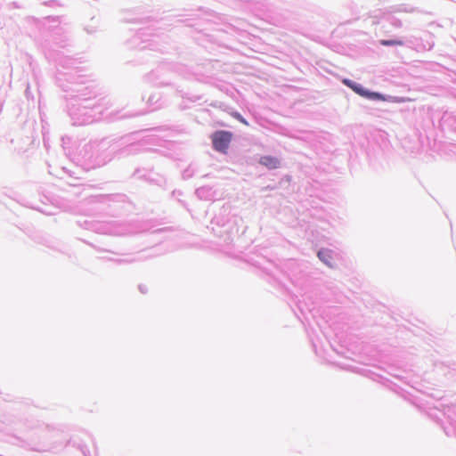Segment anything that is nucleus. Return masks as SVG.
<instances>
[{"label": "nucleus", "mask_w": 456, "mask_h": 456, "mask_svg": "<svg viewBox=\"0 0 456 456\" xmlns=\"http://www.w3.org/2000/svg\"><path fill=\"white\" fill-rule=\"evenodd\" d=\"M233 133L228 130H216L210 134L212 149L219 153L226 154L232 140Z\"/></svg>", "instance_id": "11"}, {"label": "nucleus", "mask_w": 456, "mask_h": 456, "mask_svg": "<svg viewBox=\"0 0 456 456\" xmlns=\"http://www.w3.org/2000/svg\"><path fill=\"white\" fill-rule=\"evenodd\" d=\"M54 61H55L57 66L69 70V71H62V70L57 69L55 77H57L59 72H61V73L72 72V73H76L77 75H78L80 77L79 78L75 79V81H77V82L83 81L86 83V85H93V83L91 81L86 80L84 78V76L79 74L80 70L77 67H75L76 61L74 59H72L71 57L57 53L56 57L54 58Z\"/></svg>", "instance_id": "14"}, {"label": "nucleus", "mask_w": 456, "mask_h": 456, "mask_svg": "<svg viewBox=\"0 0 456 456\" xmlns=\"http://www.w3.org/2000/svg\"><path fill=\"white\" fill-rule=\"evenodd\" d=\"M191 102H196L200 99V96H195L193 98H189Z\"/></svg>", "instance_id": "41"}, {"label": "nucleus", "mask_w": 456, "mask_h": 456, "mask_svg": "<svg viewBox=\"0 0 456 456\" xmlns=\"http://www.w3.org/2000/svg\"><path fill=\"white\" fill-rule=\"evenodd\" d=\"M77 223L84 229L90 230L97 233L126 236L136 232L133 224L129 223H104L95 220H84L83 222L78 221Z\"/></svg>", "instance_id": "5"}, {"label": "nucleus", "mask_w": 456, "mask_h": 456, "mask_svg": "<svg viewBox=\"0 0 456 456\" xmlns=\"http://www.w3.org/2000/svg\"><path fill=\"white\" fill-rule=\"evenodd\" d=\"M435 46V36L427 31L421 37H419V52L431 51Z\"/></svg>", "instance_id": "20"}, {"label": "nucleus", "mask_w": 456, "mask_h": 456, "mask_svg": "<svg viewBox=\"0 0 456 456\" xmlns=\"http://www.w3.org/2000/svg\"><path fill=\"white\" fill-rule=\"evenodd\" d=\"M182 69H183V67H182V66H178V67H177V70H178V71H180Z\"/></svg>", "instance_id": "43"}, {"label": "nucleus", "mask_w": 456, "mask_h": 456, "mask_svg": "<svg viewBox=\"0 0 456 456\" xmlns=\"http://www.w3.org/2000/svg\"><path fill=\"white\" fill-rule=\"evenodd\" d=\"M341 83L359 96L372 102H389L393 97L378 91L370 90L362 84L347 77L341 78Z\"/></svg>", "instance_id": "10"}, {"label": "nucleus", "mask_w": 456, "mask_h": 456, "mask_svg": "<svg viewBox=\"0 0 456 456\" xmlns=\"http://www.w3.org/2000/svg\"><path fill=\"white\" fill-rule=\"evenodd\" d=\"M408 47L410 49L415 50L419 52V37L410 36V37H403V45Z\"/></svg>", "instance_id": "23"}, {"label": "nucleus", "mask_w": 456, "mask_h": 456, "mask_svg": "<svg viewBox=\"0 0 456 456\" xmlns=\"http://www.w3.org/2000/svg\"><path fill=\"white\" fill-rule=\"evenodd\" d=\"M44 4L47 5V6H51V7L59 6L60 5L58 1H56V0H50V1H47V2H44Z\"/></svg>", "instance_id": "35"}, {"label": "nucleus", "mask_w": 456, "mask_h": 456, "mask_svg": "<svg viewBox=\"0 0 456 456\" xmlns=\"http://www.w3.org/2000/svg\"><path fill=\"white\" fill-rule=\"evenodd\" d=\"M37 241L38 243L45 245L48 248H52V245L50 244V240H48V239H46L45 237H39Z\"/></svg>", "instance_id": "33"}, {"label": "nucleus", "mask_w": 456, "mask_h": 456, "mask_svg": "<svg viewBox=\"0 0 456 456\" xmlns=\"http://www.w3.org/2000/svg\"><path fill=\"white\" fill-rule=\"evenodd\" d=\"M341 369H344V370H351L353 372H356V373H359L362 376H365V377H368L370 378V379L374 380V381H378V382H380L386 386H388V385H393L395 387H397L396 385L393 384L389 379H387V378H384L383 376L379 375V374H377L375 372H373L370 369H366V368H362V367H356V366H353V365H350V364H345V363H338V364Z\"/></svg>", "instance_id": "16"}, {"label": "nucleus", "mask_w": 456, "mask_h": 456, "mask_svg": "<svg viewBox=\"0 0 456 456\" xmlns=\"http://www.w3.org/2000/svg\"><path fill=\"white\" fill-rule=\"evenodd\" d=\"M92 201L102 205L103 209L112 216L127 211L128 207L132 205L128 197L124 193L99 194L94 196Z\"/></svg>", "instance_id": "6"}, {"label": "nucleus", "mask_w": 456, "mask_h": 456, "mask_svg": "<svg viewBox=\"0 0 456 456\" xmlns=\"http://www.w3.org/2000/svg\"><path fill=\"white\" fill-rule=\"evenodd\" d=\"M290 181H291V176H290V175H284V176L281 179V181H280V184L281 185L283 183H290Z\"/></svg>", "instance_id": "37"}, {"label": "nucleus", "mask_w": 456, "mask_h": 456, "mask_svg": "<svg viewBox=\"0 0 456 456\" xmlns=\"http://www.w3.org/2000/svg\"><path fill=\"white\" fill-rule=\"evenodd\" d=\"M85 243L91 246L93 248H94L96 251L102 252H110L113 255L118 256V257H103L104 259H107L108 261L114 262L118 265H130L136 262H142L145 261L152 256H155L159 255V253L156 252L155 248H150L146 249H142L140 251H137L135 253H118L111 250H108L100 247H97L96 245L84 240Z\"/></svg>", "instance_id": "7"}, {"label": "nucleus", "mask_w": 456, "mask_h": 456, "mask_svg": "<svg viewBox=\"0 0 456 456\" xmlns=\"http://www.w3.org/2000/svg\"><path fill=\"white\" fill-rule=\"evenodd\" d=\"M429 395H430V397L436 399V401L444 400V395H442L441 391H436L434 393H431Z\"/></svg>", "instance_id": "32"}, {"label": "nucleus", "mask_w": 456, "mask_h": 456, "mask_svg": "<svg viewBox=\"0 0 456 456\" xmlns=\"http://www.w3.org/2000/svg\"><path fill=\"white\" fill-rule=\"evenodd\" d=\"M140 24L147 25L136 29V33L126 41L127 46L132 49H138L140 51H160L163 50L158 47L157 35L153 34L152 22L153 19L150 16H144L137 19Z\"/></svg>", "instance_id": "2"}, {"label": "nucleus", "mask_w": 456, "mask_h": 456, "mask_svg": "<svg viewBox=\"0 0 456 456\" xmlns=\"http://www.w3.org/2000/svg\"><path fill=\"white\" fill-rule=\"evenodd\" d=\"M258 163L268 170H273L281 167V160L273 155H263L259 158Z\"/></svg>", "instance_id": "19"}, {"label": "nucleus", "mask_w": 456, "mask_h": 456, "mask_svg": "<svg viewBox=\"0 0 456 456\" xmlns=\"http://www.w3.org/2000/svg\"><path fill=\"white\" fill-rule=\"evenodd\" d=\"M12 4L15 7V8H20V5L17 3V2H12Z\"/></svg>", "instance_id": "42"}, {"label": "nucleus", "mask_w": 456, "mask_h": 456, "mask_svg": "<svg viewBox=\"0 0 456 456\" xmlns=\"http://www.w3.org/2000/svg\"><path fill=\"white\" fill-rule=\"evenodd\" d=\"M174 72L169 70L166 66H159L156 69L149 72L145 78L148 82L152 83L156 86H170L174 84Z\"/></svg>", "instance_id": "12"}, {"label": "nucleus", "mask_w": 456, "mask_h": 456, "mask_svg": "<svg viewBox=\"0 0 456 456\" xmlns=\"http://www.w3.org/2000/svg\"><path fill=\"white\" fill-rule=\"evenodd\" d=\"M231 114L236 120L240 121L242 124L248 125L246 118L239 111L234 110Z\"/></svg>", "instance_id": "31"}, {"label": "nucleus", "mask_w": 456, "mask_h": 456, "mask_svg": "<svg viewBox=\"0 0 456 456\" xmlns=\"http://www.w3.org/2000/svg\"><path fill=\"white\" fill-rule=\"evenodd\" d=\"M184 13L178 14V21L185 24L186 27L194 28L199 33L206 34L208 26L214 22L216 13L210 10L200 7L184 11Z\"/></svg>", "instance_id": "4"}, {"label": "nucleus", "mask_w": 456, "mask_h": 456, "mask_svg": "<svg viewBox=\"0 0 456 456\" xmlns=\"http://www.w3.org/2000/svg\"><path fill=\"white\" fill-rule=\"evenodd\" d=\"M158 100H159V96H158V95H156V94H151V95L149 97V99H148V102H149L150 104H154V103H156V102H158Z\"/></svg>", "instance_id": "36"}, {"label": "nucleus", "mask_w": 456, "mask_h": 456, "mask_svg": "<svg viewBox=\"0 0 456 456\" xmlns=\"http://www.w3.org/2000/svg\"><path fill=\"white\" fill-rule=\"evenodd\" d=\"M115 157L126 158L140 154L144 147L134 139V134L124 135L112 146Z\"/></svg>", "instance_id": "8"}, {"label": "nucleus", "mask_w": 456, "mask_h": 456, "mask_svg": "<svg viewBox=\"0 0 456 456\" xmlns=\"http://www.w3.org/2000/svg\"><path fill=\"white\" fill-rule=\"evenodd\" d=\"M378 44L381 46L394 47L403 45V37H389V38H379Z\"/></svg>", "instance_id": "22"}, {"label": "nucleus", "mask_w": 456, "mask_h": 456, "mask_svg": "<svg viewBox=\"0 0 456 456\" xmlns=\"http://www.w3.org/2000/svg\"><path fill=\"white\" fill-rule=\"evenodd\" d=\"M183 196V192L180 190H173L171 192V197L175 199L183 208L188 209L186 202L181 199Z\"/></svg>", "instance_id": "27"}, {"label": "nucleus", "mask_w": 456, "mask_h": 456, "mask_svg": "<svg viewBox=\"0 0 456 456\" xmlns=\"http://www.w3.org/2000/svg\"><path fill=\"white\" fill-rule=\"evenodd\" d=\"M195 174V168L192 167V165H190L187 167L182 173V177L184 180L191 178Z\"/></svg>", "instance_id": "29"}, {"label": "nucleus", "mask_w": 456, "mask_h": 456, "mask_svg": "<svg viewBox=\"0 0 456 456\" xmlns=\"http://www.w3.org/2000/svg\"><path fill=\"white\" fill-rule=\"evenodd\" d=\"M68 445H71L73 447L77 448L83 453L84 456L90 455L89 449H88L87 445L85 444L76 443L73 440H69L66 446H68Z\"/></svg>", "instance_id": "25"}, {"label": "nucleus", "mask_w": 456, "mask_h": 456, "mask_svg": "<svg viewBox=\"0 0 456 456\" xmlns=\"http://www.w3.org/2000/svg\"><path fill=\"white\" fill-rule=\"evenodd\" d=\"M196 197L200 200H214L216 197V191L212 186L203 185L197 188L194 191Z\"/></svg>", "instance_id": "18"}, {"label": "nucleus", "mask_w": 456, "mask_h": 456, "mask_svg": "<svg viewBox=\"0 0 456 456\" xmlns=\"http://www.w3.org/2000/svg\"><path fill=\"white\" fill-rule=\"evenodd\" d=\"M80 77L76 73L59 72L56 77V86L68 94L65 95L67 102V113L70 118L73 126H86L92 124L104 118L103 103L104 98L98 101L97 92L94 85H86L85 82H77L75 79ZM134 112H123L122 110L112 111L105 118L110 120H120L135 117Z\"/></svg>", "instance_id": "1"}, {"label": "nucleus", "mask_w": 456, "mask_h": 456, "mask_svg": "<svg viewBox=\"0 0 456 456\" xmlns=\"http://www.w3.org/2000/svg\"><path fill=\"white\" fill-rule=\"evenodd\" d=\"M366 25L374 28L377 37H389L394 30L403 27V21L392 12H378L364 20Z\"/></svg>", "instance_id": "3"}, {"label": "nucleus", "mask_w": 456, "mask_h": 456, "mask_svg": "<svg viewBox=\"0 0 456 456\" xmlns=\"http://www.w3.org/2000/svg\"><path fill=\"white\" fill-rule=\"evenodd\" d=\"M132 177L144 181L151 185L158 186L164 191L170 188L167 175L155 171L153 167H137L132 174Z\"/></svg>", "instance_id": "9"}, {"label": "nucleus", "mask_w": 456, "mask_h": 456, "mask_svg": "<svg viewBox=\"0 0 456 456\" xmlns=\"http://www.w3.org/2000/svg\"><path fill=\"white\" fill-rule=\"evenodd\" d=\"M268 265L262 266L259 264V267L262 269V272L265 274L266 280L272 285L283 289L285 285L281 281L280 276L282 274L281 271L272 262H267Z\"/></svg>", "instance_id": "17"}, {"label": "nucleus", "mask_w": 456, "mask_h": 456, "mask_svg": "<svg viewBox=\"0 0 456 456\" xmlns=\"http://www.w3.org/2000/svg\"><path fill=\"white\" fill-rule=\"evenodd\" d=\"M151 131L153 133L151 134L152 137H156L157 139L163 140L165 142L168 141L167 139H165L166 137H167V135L162 134L163 132L167 131V129L159 126L151 128Z\"/></svg>", "instance_id": "26"}, {"label": "nucleus", "mask_w": 456, "mask_h": 456, "mask_svg": "<svg viewBox=\"0 0 456 456\" xmlns=\"http://www.w3.org/2000/svg\"><path fill=\"white\" fill-rule=\"evenodd\" d=\"M305 306L306 307V309H307L309 312H311V311H312V309H311V308H309L308 306H306V304H305V303H302L301 301H299V302H298V305H297V307H298V309H299V311H300V313H301L302 314H304V313H305V308H304Z\"/></svg>", "instance_id": "34"}, {"label": "nucleus", "mask_w": 456, "mask_h": 456, "mask_svg": "<svg viewBox=\"0 0 456 456\" xmlns=\"http://www.w3.org/2000/svg\"><path fill=\"white\" fill-rule=\"evenodd\" d=\"M212 223L224 228L227 232H239V228L236 227L235 231L232 225L238 226L240 223H242V218L236 215L230 216L227 213V209H222L218 215H216Z\"/></svg>", "instance_id": "13"}, {"label": "nucleus", "mask_w": 456, "mask_h": 456, "mask_svg": "<svg viewBox=\"0 0 456 456\" xmlns=\"http://www.w3.org/2000/svg\"><path fill=\"white\" fill-rule=\"evenodd\" d=\"M442 126H452L456 131V117L452 114L444 113L440 120Z\"/></svg>", "instance_id": "24"}, {"label": "nucleus", "mask_w": 456, "mask_h": 456, "mask_svg": "<svg viewBox=\"0 0 456 456\" xmlns=\"http://www.w3.org/2000/svg\"><path fill=\"white\" fill-rule=\"evenodd\" d=\"M83 150L85 151L86 154H88L93 150V146L92 145H85Z\"/></svg>", "instance_id": "39"}, {"label": "nucleus", "mask_w": 456, "mask_h": 456, "mask_svg": "<svg viewBox=\"0 0 456 456\" xmlns=\"http://www.w3.org/2000/svg\"><path fill=\"white\" fill-rule=\"evenodd\" d=\"M211 106L213 107H219V108H222V106L224 105L222 102H215L213 103L210 104Z\"/></svg>", "instance_id": "40"}, {"label": "nucleus", "mask_w": 456, "mask_h": 456, "mask_svg": "<svg viewBox=\"0 0 456 456\" xmlns=\"http://www.w3.org/2000/svg\"><path fill=\"white\" fill-rule=\"evenodd\" d=\"M61 140V146L65 151V154L69 155L70 153V151H69L68 145L71 142V138L65 135V136H62Z\"/></svg>", "instance_id": "30"}, {"label": "nucleus", "mask_w": 456, "mask_h": 456, "mask_svg": "<svg viewBox=\"0 0 456 456\" xmlns=\"http://www.w3.org/2000/svg\"><path fill=\"white\" fill-rule=\"evenodd\" d=\"M434 409L439 410L446 418L448 425L442 424V428L447 436H456V419H452L451 412L456 416V408L448 403H440L439 405H434Z\"/></svg>", "instance_id": "15"}, {"label": "nucleus", "mask_w": 456, "mask_h": 456, "mask_svg": "<svg viewBox=\"0 0 456 456\" xmlns=\"http://www.w3.org/2000/svg\"><path fill=\"white\" fill-rule=\"evenodd\" d=\"M138 289L139 291L142 293V294H146L148 292V288L146 285L144 284H139L138 285Z\"/></svg>", "instance_id": "38"}, {"label": "nucleus", "mask_w": 456, "mask_h": 456, "mask_svg": "<svg viewBox=\"0 0 456 456\" xmlns=\"http://www.w3.org/2000/svg\"><path fill=\"white\" fill-rule=\"evenodd\" d=\"M92 159L93 153L87 159H85V161L87 162V168L100 167L101 165L103 164V162L102 160H99L97 158H95L94 159Z\"/></svg>", "instance_id": "28"}, {"label": "nucleus", "mask_w": 456, "mask_h": 456, "mask_svg": "<svg viewBox=\"0 0 456 456\" xmlns=\"http://www.w3.org/2000/svg\"><path fill=\"white\" fill-rule=\"evenodd\" d=\"M317 256L324 265L332 268L333 250L326 248H321L317 250Z\"/></svg>", "instance_id": "21"}]
</instances>
